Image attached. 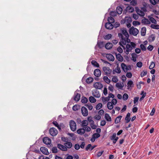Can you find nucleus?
Segmentation results:
<instances>
[{
	"label": "nucleus",
	"mask_w": 159,
	"mask_h": 159,
	"mask_svg": "<svg viewBox=\"0 0 159 159\" xmlns=\"http://www.w3.org/2000/svg\"><path fill=\"white\" fill-rule=\"evenodd\" d=\"M106 57L110 61H114L115 59L114 57L111 54H107L106 55Z\"/></svg>",
	"instance_id": "nucleus-12"
},
{
	"label": "nucleus",
	"mask_w": 159,
	"mask_h": 159,
	"mask_svg": "<svg viewBox=\"0 0 159 159\" xmlns=\"http://www.w3.org/2000/svg\"><path fill=\"white\" fill-rule=\"evenodd\" d=\"M147 71L146 70H143L141 73V76L143 77L147 75Z\"/></svg>",
	"instance_id": "nucleus-57"
},
{
	"label": "nucleus",
	"mask_w": 159,
	"mask_h": 159,
	"mask_svg": "<svg viewBox=\"0 0 159 159\" xmlns=\"http://www.w3.org/2000/svg\"><path fill=\"white\" fill-rule=\"evenodd\" d=\"M127 87L128 89H129L130 87H132L134 86L133 82L131 80L128 81L127 83Z\"/></svg>",
	"instance_id": "nucleus-24"
},
{
	"label": "nucleus",
	"mask_w": 159,
	"mask_h": 159,
	"mask_svg": "<svg viewBox=\"0 0 159 159\" xmlns=\"http://www.w3.org/2000/svg\"><path fill=\"white\" fill-rule=\"evenodd\" d=\"M155 37L153 35H151L148 38V41L150 42H152L154 40Z\"/></svg>",
	"instance_id": "nucleus-45"
},
{
	"label": "nucleus",
	"mask_w": 159,
	"mask_h": 159,
	"mask_svg": "<svg viewBox=\"0 0 159 159\" xmlns=\"http://www.w3.org/2000/svg\"><path fill=\"white\" fill-rule=\"evenodd\" d=\"M81 112L82 115L84 116H86L88 114V112L87 109L84 107H82L81 109Z\"/></svg>",
	"instance_id": "nucleus-8"
},
{
	"label": "nucleus",
	"mask_w": 159,
	"mask_h": 159,
	"mask_svg": "<svg viewBox=\"0 0 159 159\" xmlns=\"http://www.w3.org/2000/svg\"><path fill=\"white\" fill-rule=\"evenodd\" d=\"M93 80V79L91 77L87 78L86 80V82L87 84H90L92 82Z\"/></svg>",
	"instance_id": "nucleus-40"
},
{
	"label": "nucleus",
	"mask_w": 159,
	"mask_h": 159,
	"mask_svg": "<svg viewBox=\"0 0 159 159\" xmlns=\"http://www.w3.org/2000/svg\"><path fill=\"white\" fill-rule=\"evenodd\" d=\"M81 102L83 103H85L87 102L88 99L86 97H82V98Z\"/></svg>",
	"instance_id": "nucleus-49"
},
{
	"label": "nucleus",
	"mask_w": 159,
	"mask_h": 159,
	"mask_svg": "<svg viewBox=\"0 0 159 159\" xmlns=\"http://www.w3.org/2000/svg\"><path fill=\"white\" fill-rule=\"evenodd\" d=\"M77 132L78 134L80 135L84 134L85 133L83 127L78 129Z\"/></svg>",
	"instance_id": "nucleus-22"
},
{
	"label": "nucleus",
	"mask_w": 159,
	"mask_h": 159,
	"mask_svg": "<svg viewBox=\"0 0 159 159\" xmlns=\"http://www.w3.org/2000/svg\"><path fill=\"white\" fill-rule=\"evenodd\" d=\"M132 60L134 62L136 61V58L137 57V55L135 53H133L131 54Z\"/></svg>",
	"instance_id": "nucleus-25"
},
{
	"label": "nucleus",
	"mask_w": 159,
	"mask_h": 159,
	"mask_svg": "<svg viewBox=\"0 0 159 159\" xmlns=\"http://www.w3.org/2000/svg\"><path fill=\"white\" fill-rule=\"evenodd\" d=\"M103 93L105 96H106L107 94V88L105 87L104 89Z\"/></svg>",
	"instance_id": "nucleus-64"
},
{
	"label": "nucleus",
	"mask_w": 159,
	"mask_h": 159,
	"mask_svg": "<svg viewBox=\"0 0 159 159\" xmlns=\"http://www.w3.org/2000/svg\"><path fill=\"white\" fill-rule=\"evenodd\" d=\"M121 66V68L125 72H127L128 70L131 69L130 66L129 65L127 66L124 63H122Z\"/></svg>",
	"instance_id": "nucleus-7"
},
{
	"label": "nucleus",
	"mask_w": 159,
	"mask_h": 159,
	"mask_svg": "<svg viewBox=\"0 0 159 159\" xmlns=\"http://www.w3.org/2000/svg\"><path fill=\"white\" fill-rule=\"evenodd\" d=\"M142 22L144 24L147 25L150 24L151 23L150 21L148 20L146 18L144 19L143 20H142Z\"/></svg>",
	"instance_id": "nucleus-35"
},
{
	"label": "nucleus",
	"mask_w": 159,
	"mask_h": 159,
	"mask_svg": "<svg viewBox=\"0 0 159 159\" xmlns=\"http://www.w3.org/2000/svg\"><path fill=\"white\" fill-rule=\"evenodd\" d=\"M88 123L87 120H84L82 121L81 125L82 127H85L88 125Z\"/></svg>",
	"instance_id": "nucleus-28"
},
{
	"label": "nucleus",
	"mask_w": 159,
	"mask_h": 159,
	"mask_svg": "<svg viewBox=\"0 0 159 159\" xmlns=\"http://www.w3.org/2000/svg\"><path fill=\"white\" fill-rule=\"evenodd\" d=\"M93 95L95 97L98 98L100 96V94L98 91H95L93 93Z\"/></svg>",
	"instance_id": "nucleus-34"
},
{
	"label": "nucleus",
	"mask_w": 159,
	"mask_h": 159,
	"mask_svg": "<svg viewBox=\"0 0 159 159\" xmlns=\"http://www.w3.org/2000/svg\"><path fill=\"white\" fill-rule=\"evenodd\" d=\"M112 46V44L111 43H107L105 45V47L107 49H111Z\"/></svg>",
	"instance_id": "nucleus-21"
},
{
	"label": "nucleus",
	"mask_w": 159,
	"mask_h": 159,
	"mask_svg": "<svg viewBox=\"0 0 159 159\" xmlns=\"http://www.w3.org/2000/svg\"><path fill=\"white\" fill-rule=\"evenodd\" d=\"M155 66V63L153 62H152L151 63V64L149 66V68L150 69H152Z\"/></svg>",
	"instance_id": "nucleus-55"
},
{
	"label": "nucleus",
	"mask_w": 159,
	"mask_h": 159,
	"mask_svg": "<svg viewBox=\"0 0 159 159\" xmlns=\"http://www.w3.org/2000/svg\"><path fill=\"white\" fill-rule=\"evenodd\" d=\"M78 107L79 106L75 105L73 106L72 109L74 111H76L78 110Z\"/></svg>",
	"instance_id": "nucleus-60"
},
{
	"label": "nucleus",
	"mask_w": 159,
	"mask_h": 159,
	"mask_svg": "<svg viewBox=\"0 0 159 159\" xmlns=\"http://www.w3.org/2000/svg\"><path fill=\"white\" fill-rule=\"evenodd\" d=\"M137 66L139 67H141L143 65L142 62L141 61L138 62L136 64Z\"/></svg>",
	"instance_id": "nucleus-59"
},
{
	"label": "nucleus",
	"mask_w": 159,
	"mask_h": 159,
	"mask_svg": "<svg viewBox=\"0 0 159 159\" xmlns=\"http://www.w3.org/2000/svg\"><path fill=\"white\" fill-rule=\"evenodd\" d=\"M80 94L75 92L74 94V99L75 101L78 102L80 99Z\"/></svg>",
	"instance_id": "nucleus-11"
},
{
	"label": "nucleus",
	"mask_w": 159,
	"mask_h": 159,
	"mask_svg": "<svg viewBox=\"0 0 159 159\" xmlns=\"http://www.w3.org/2000/svg\"><path fill=\"white\" fill-rule=\"evenodd\" d=\"M108 21L109 23H114L115 21L114 19L111 17H110L108 18Z\"/></svg>",
	"instance_id": "nucleus-51"
},
{
	"label": "nucleus",
	"mask_w": 159,
	"mask_h": 159,
	"mask_svg": "<svg viewBox=\"0 0 159 159\" xmlns=\"http://www.w3.org/2000/svg\"><path fill=\"white\" fill-rule=\"evenodd\" d=\"M89 100L91 103H94L96 102V99L93 96H90L89 98Z\"/></svg>",
	"instance_id": "nucleus-42"
},
{
	"label": "nucleus",
	"mask_w": 159,
	"mask_h": 159,
	"mask_svg": "<svg viewBox=\"0 0 159 159\" xmlns=\"http://www.w3.org/2000/svg\"><path fill=\"white\" fill-rule=\"evenodd\" d=\"M52 123L55 126L57 127L59 130H61V126L58 125V123L57 121H53L52 122Z\"/></svg>",
	"instance_id": "nucleus-38"
},
{
	"label": "nucleus",
	"mask_w": 159,
	"mask_h": 159,
	"mask_svg": "<svg viewBox=\"0 0 159 159\" xmlns=\"http://www.w3.org/2000/svg\"><path fill=\"white\" fill-rule=\"evenodd\" d=\"M111 80L112 82L115 83H117L118 81V79L116 76H113Z\"/></svg>",
	"instance_id": "nucleus-43"
},
{
	"label": "nucleus",
	"mask_w": 159,
	"mask_h": 159,
	"mask_svg": "<svg viewBox=\"0 0 159 159\" xmlns=\"http://www.w3.org/2000/svg\"><path fill=\"white\" fill-rule=\"evenodd\" d=\"M151 27L153 29H159V25L155 24H152Z\"/></svg>",
	"instance_id": "nucleus-47"
},
{
	"label": "nucleus",
	"mask_w": 159,
	"mask_h": 159,
	"mask_svg": "<svg viewBox=\"0 0 159 159\" xmlns=\"http://www.w3.org/2000/svg\"><path fill=\"white\" fill-rule=\"evenodd\" d=\"M91 63L92 65L97 67H99V64L95 60L92 61Z\"/></svg>",
	"instance_id": "nucleus-30"
},
{
	"label": "nucleus",
	"mask_w": 159,
	"mask_h": 159,
	"mask_svg": "<svg viewBox=\"0 0 159 159\" xmlns=\"http://www.w3.org/2000/svg\"><path fill=\"white\" fill-rule=\"evenodd\" d=\"M103 80L107 84H109L111 82L110 80H109L107 76H104L103 78Z\"/></svg>",
	"instance_id": "nucleus-32"
},
{
	"label": "nucleus",
	"mask_w": 159,
	"mask_h": 159,
	"mask_svg": "<svg viewBox=\"0 0 159 159\" xmlns=\"http://www.w3.org/2000/svg\"><path fill=\"white\" fill-rule=\"evenodd\" d=\"M138 30L133 27H131L129 30V33L130 34H133L134 36H136L139 33Z\"/></svg>",
	"instance_id": "nucleus-3"
},
{
	"label": "nucleus",
	"mask_w": 159,
	"mask_h": 159,
	"mask_svg": "<svg viewBox=\"0 0 159 159\" xmlns=\"http://www.w3.org/2000/svg\"><path fill=\"white\" fill-rule=\"evenodd\" d=\"M95 139H97L100 136V135L98 133H95L93 135H92Z\"/></svg>",
	"instance_id": "nucleus-58"
},
{
	"label": "nucleus",
	"mask_w": 159,
	"mask_h": 159,
	"mask_svg": "<svg viewBox=\"0 0 159 159\" xmlns=\"http://www.w3.org/2000/svg\"><path fill=\"white\" fill-rule=\"evenodd\" d=\"M65 146L67 148H70L72 146V143L70 142H67L64 144Z\"/></svg>",
	"instance_id": "nucleus-26"
},
{
	"label": "nucleus",
	"mask_w": 159,
	"mask_h": 159,
	"mask_svg": "<svg viewBox=\"0 0 159 159\" xmlns=\"http://www.w3.org/2000/svg\"><path fill=\"white\" fill-rule=\"evenodd\" d=\"M57 147L59 149L62 151H66L67 150L66 148L62 144H57Z\"/></svg>",
	"instance_id": "nucleus-16"
},
{
	"label": "nucleus",
	"mask_w": 159,
	"mask_h": 159,
	"mask_svg": "<svg viewBox=\"0 0 159 159\" xmlns=\"http://www.w3.org/2000/svg\"><path fill=\"white\" fill-rule=\"evenodd\" d=\"M98 46L100 48H102L104 46V44L103 42H100L98 43Z\"/></svg>",
	"instance_id": "nucleus-56"
},
{
	"label": "nucleus",
	"mask_w": 159,
	"mask_h": 159,
	"mask_svg": "<svg viewBox=\"0 0 159 159\" xmlns=\"http://www.w3.org/2000/svg\"><path fill=\"white\" fill-rule=\"evenodd\" d=\"M112 35L111 34H108L104 37V39L105 40H108L110 39Z\"/></svg>",
	"instance_id": "nucleus-44"
},
{
	"label": "nucleus",
	"mask_w": 159,
	"mask_h": 159,
	"mask_svg": "<svg viewBox=\"0 0 159 159\" xmlns=\"http://www.w3.org/2000/svg\"><path fill=\"white\" fill-rule=\"evenodd\" d=\"M114 71L117 73H120L121 72V70L119 67L118 66L116 68H115Z\"/></svg>",
	"instance_id": "nucleus-53"
},
{
	"label": "nucleus",
	"mask_w": 159,
	"mask_h": 159,
	"mask_svg": "<svg viewBox=\"0 0 159 159\" xmlns=\"http://www.w3.org/2000/svg\"><path fill=\"white\" fill-rule=\"evenodd\" d=\"M118 36L119 38H121L120 42L119 43L120 45L121 46L124 50H125V48L123 45H125L126 44L125 38L121 34H118Z\"/></svg>",
	"instance_id": "nucleus-2"
},
{
	"label": "nucleus",
	"mask_w": 159,
	"mask_h": 159,
	"mask_svg": "<svg viewBox=\"0 0 159 159\" xmlns=\"http://www.w3.org/2000/svg\"><path fill=\"white\" fill-rule=\"evenodd\" d=\"M128 95L126 93H124L122 97L123 99L124 100H126L128 98Z\"/></svg>",
	"instance_id": "nucleus-50"
},
{
	"label": "nucleus",
	"mask_w": 159,
	"mask_h": 159,
	"mask_svg": "<svg viewBox=\"0 0 159 159\" xmlns=\"http://www.w3.org/2000/svg\"><path fill=\"white\" fill-rule=\"evenodd\" d=\"M102 104L101 103H99L96 106V109L97 110H99L102 107Z\"/></svg>",
	"instance_id": "nucleus-48"
},
{
	"label": "nucleus",
	"mask_w": 159,
	"mask_h": 159,
	"mask_svg": "<svg viewBox=\"0 0 159 159\" xmlns=\"http://www.w3.org/2000/svg\"><path fill=\"white\" fill-rule=\"evenodd\" d=\"M140 47L141 49L143 51H145L146 49L145 47L143 44H141L140 45Z\"/></svg>",
	"instance_id": "nucleus-62"
},
{
	"label": "nucleus",
	"mask_w": 159,
	"mask_h": 159,
	"mask_svg": "<svg viewBox=\"0 0 159 159\" xmlns=\"http://www.w3.org/2000/svg\"><path fill=\"white\" fill-rule=\"evenodd\" d=\"M137 13L139 15V16H144L145 14L144 12L142 11L141 10L139 9H138L137 10Z\"/></svg>",
	"instance_id": "nucleus-29"
},
{
	"label": "nucleus",
	"mask_w": 159,
	"mask_h": 159,
	"mask_svg": "<svg viewBox=\"0 0 159 159\" xmlns=\"http://www.w3.org/2000/svg\"><path fill=\"white\" fill-rule=\"evenodd\" d=\"M146 32V28L145 27H143L141 29V34L143 36L145 35Z\"/></svg>",
	"instance_id": "nucleus-39"
},
{
	"label": "nucleus",
	"mask_w": 159,
	"mask_h": 159,
	"mask_svg": "<svg viewBox=\"0 0 159 159\" xmlns=\"http://www.w3.org/2000/svg\"><path fill=\"white\" fill-rule=\"evenodd\" d=\"M113 89L114 88L113 86L111 84H110L108 87V89L111 92H113Z\"/></svg>",
	"instance_id": "nucleus-63"
},
{
	"label": "nucleus",
	"mask_w": 159,
	"mask_h": 159,
	"mask_svg": "<svg viewBox=\"0 0 159 159\" xmlns=\"http://www.w3.org/2000/svg\"><path fill=\"white\" fill-rule=\"evenodd\" d=\"M40 150L43 154L45 155H48L49 154L47 149L44 147H41Z\"/></svg>",
	"instance_id": "nucleus-14"
},
{
	"label": "nucleus",
	"mask_w": 159,
	"mask_h": 159,
	"mask_svg": "<svg viewBox=\"0 0 159 159\" xmlns=\"http://www.w3.org/2000/svg\"><path fill=\"white\" fill-rule=\"evenodd\" d=\"M70 126L71 130L73 131H75L76 129V125L75 122L73 120L70 122Z\"/></svg>",
	"instance_id": "nucleus-4"
},
{
	"label": "nucleus",
	"mask_w": 159,
	"mask_h": 159,
	"mask_svg": "<svg viewBox=\"0 0 159 159\" xmlns=\"http://www.w3.org/2000/svg\"><path fill=\"white\" fill-rule=\"evenodd\" d=\"M49 133L51 135L54 136L57 135L58 133V131L55 128H52L50 129Z\"/></svg>",
	"instance_id": "nucleus-6"
},
{
	"label": "nucleus",
	"mask_w": 159,
	"mask_h": 159,
	"mask_svg": "<svg viewBox=\"0 0 159 159\" xmlns=\"http://www.w3.org/2000/svg\"><path fill=\"white\" fill-rule=\"evenodd\" d=\"M126 11H129V12H132L134 11V8L131 6H129L127 7L126 9Z\"/></svg>",
	"instance_id": "nucleus-27"
},
{
	"label": "nucleus",
	"mask_w": 159,
	"mask_h": 159,
	"mask_svg": "<svg viewBox=\"0 0 159 159\" xmlns=\"http://www.w3.org/2000/svg\"><path fill=\"white\" fill-rule=\"evenodd\" d=\"M128 21H129V23L127 24V27L128 28H129L131 26V25L130 23V22H131V19L130 17H126L125 19V22Z\"/></svg>",
	"instance_id": "nucleus-17"
},
{
	"label": "nucleus",
	"mask_w": 159,
	"mask_h": 159,
	"mask_svg": "<svg viewBox=\"0 0 159 159\" xmlns=\"http://www.w3.org/2000/svg\"><path fill=\"white\" fill-rule=\"evenodd\" d=\"M122 116H119L117 117L115 121V124H117L119 123L122 118Z\"/></svg>",
	"instance_id": "nucleus-37"
},
{
	"label": "nucleus",
	"mask_w": 159,
	"mask_h": 159,
	"mask_svg": "<svg viewBox=\"0 0 159 159\" xmlns=\"http://www.w3.org/2000/svg\"><path fill=\"white\" fill-rule=\"evenodd\" d=\"M121 34H122V35L123 36V35H124L125 37H129V35L128 34V32H127L126 30L124 28L122 29L121 30Z\"/></svg>",
	"instance_id": "nucleus-18"
},
{
	"label": "nucleus",
	"mask_w": 159,
	"mask_h": 159,
	"mask_svg": "<svg viewBox=\"0 0 159 159\" xmlns=\"http://www.w3.org/2000/svg\"><path fill=\"white\" fill-rule=\"evenodd\" d=\"M43 143L47 145L50 144L51 142V140L48 137L44 138L43 139Z\"/></svg>",
	"instance_id": "nucleus-13"
},
{
	"label": "nucleus",
	"mask_w": 159,
	"mask_h": 159,
	"mask_svg": "<svg viewBox=\"0 0 159 159\" xmlns=\"http://www.w3.org/2000/svg\"><path fill=\"white\" fill-rule=\"evenodd\" d=\"M130 116V113H128L125 118V120H126V123H128L130 121V118H129Z\"/></svg>",
	"instance_id": "nucleus-41"
},
{
	"label": "nucleus",
	"mask_w": 159,
	"mask_h": 159,
	"mask_svg": "<svg viewBox=\"0 0 159 159\" xmlns=\"http://www.w3.org/2000/svg\"><path fill=\"white\" fill-rule=\"evenodd\" d=\"M130 44H128L126 46L125 52L127 55L129 54V52H131L133 48H136V44L134 43L131 42Z\"/></svg>",
	"instance_id": "nucleus-1"
},
{
	"label": "nucleus",
	"mask_w": 159,
	"mask_h": 159,
	"mask_svg": "<svg viewBox=\"0 0 159 159\" xmlns=\"http://www.w3.org/2000/svg\"><path fill=\"white\" fill-rule=\"evenodd\" d=\"M104 118L105 119L108 121H111V117L107 113L105 114Z\"/></svg>",
	"instance_id": "nucleus-23"
},
{
	"label": "nucleus",
	"mask_w": 159,
	"mask_h": 159,
	"mask_svg": "<svg viewBox=\"0 0 159 159\" xmlns=\"http://www.w3.org/2000/svg\"><path fill=\"white\" fill-rule=\"evenodd\" d=\"M116 58L117 60L120 61H122L123 60V58L121 55L119 53L116 54Z\"/></svg>",
	"instance_id": "nucleus-20"
},
{
	"label": "nucleus",
	"mask_w": 159,
	"mask_h": 159,
	"mask_svg": "<svg viewBox=\"0 0 159 159\" xmlns=\"http://www.w3.org/2000/svg\"><path fill=\"white\" fill-rule=\"evenodd\" d=\"M150 20L153 23L157 24V21L156 20L152 17H148Z\"/></svg>",
	"instance_id": "nucleus-46"
},
{
	"label": "nucleus",
	"mask_w": 159,
	"mask_h": 159,
	"mask_svg": "<svg viewBox=\"0 0 159 159\" xmlns=\"http://www.w3.org/2000/svg\"><path fill=\"white\" fill-rule=\"evenodd\" d=\"M83 128L84 130V132H89L91 130V128L89 127L88 126H87L85 127H84Z\"/></svg>",
	"instance_id": "nucleus-52"
},
{
	"label": "nucleus",
	"mask_w": 159,
	"mask_h": 159,
	"mask_svg": "<svg viewBox=\"0 0 159 159\" xmlns=\"http://www.w3.org/2000/svg\"><path fill=\"white\" fill-rule=\"evenodd\" d=\"M85 106L87 107V108H88V109L89 110H91L93 109V106L91 104H86Z\"/></svg>",
	"instance_id": "nucleus-54"
},
{
	"label": "nucleus",
	"mask_w": 159,
	"mask_h": 159,
	"mask_svg": "<svg viewBox=\"0 0 159 159\" xmlns=\"http://www.w3.org/2000/svg\"><path fill=\"white\" fill-rule=\"evenodd\" d=\"M122 9L120 7H118L116 9V11L118 14H120L122 12Z\"/></svg>",
	"instance_id": "nucleus-31"
},
{
	"label": "nucleus",
	"mask_w": 159,
	"mask_h": 159,
	"mask_svg": "<svg viewBox=\"0 0 159 159\" xmlns=\"http://www.w3.org/2000/svg\"><path fill=\"white\" fill-rule=\"evenodd\" d=\"M117 51L120 53H121L123 52L122 48L120 47H118L117 48Z\"/></svg>",
	"instance_id": "nucleus-61"
},
{
	"label": "nucleus",
	"mask_w": 159,
	"mask_h": 159,
	"mask_svg": "<svg viewBox=\"0 0 159 159\" xmlns=\"http://www.w3.org/2000/svg\"><path fill=\"white\" fill-rule=\"evenodd\" d=\"M110 99L109 98V97H102V100L103 103L105 104Z\"/></svg>",
	"instance_id": "nucleus-33"
},
{
	"label": "nucleus",
	"mask_w": 159,
	"mask_h": 159,
	"mask_svg": "<svg viewBox=\"0 0 159 159\" xmlns=\"http://www.w3.org/2000/svg\"><path fill=\"white\" fill-rule=\"evenodd\" d=\"M107 108L110 110H111L113 107V104L111 102H108L107 104Z\"/></svg>",
	"instance_id": "nucleus-36"
},
{
	"label": "nucleus",
	"mask_w": 159,
	"mask_h": 159,
	"mask_svg": "<svg viewBox=\"0 0 159 159\" xmlns=\"http://www.w3.org/2000/svg\"><path fill=\"white\" fill-rule=\"evenodd\" d=\"M102 70L105 75H109L111 73L112 70L109 67L107 66H104L102 67Z\"/></svg>",
	"instance_id": "nucleus-5"
},
{
	"label": "nucleus",
	"mask_w": 159,
	"mask_h": 159,
	"mask_svg": "<svg viewBox=\"0 0 159 159\" xmlns=\"http://www.w3.org/2000/svg\"><path fill=\"white\" fill-rule=\"evenodd\" d=\"M105 28L107 29H112L113 27V25L110 23H107L105 25Z\"/></svg>",
	"instance_id": "nucleus-19"
},
{
	"label": "nucleus",
	"mask_w": 159,
	"mask_h": 159,
	"mask_svg": "<svg viewBox=\"0 0 159 159\" xmlns=\"http://www.w3.org/2000/svg\"><path fill=\"white\" fill-rule=\"evenodd\" d=\"M93 85L95 88L98 89H101L103 87L102 85L100 82H96Z\"/></svg>",
	"instance_id": "nucleus-9"
},
{
	"label": "nucleus",
	"mask_w": 159,
	"mask_h": 159,
	"mask_svg": "<svg viewBox=\"0 0 159 159\" xmlns=\"http://www.w3.org/2000/svg\"><path fill=\"white\" fill-rule=\"evenodd\" d=\"M94 74L96 77H99L101 74V71L98 69H96L94 71Z\"/></svg>",
	"instance_id": "nucleus-10"
},
{
	"label": "nucleus",
	"mask_w": 159,
	"mask_h": 159,
	"mask_svg": "<svg viewBox=\"0 0 159 159\" xmlns=\"http://www.w3.org/2000/svg\"><path fill=\"white\" fill-rule=\"evenodd\" d=\"M124 86V83L123 82H119L116 84V86L118 89H122Z\"/></svg>",
	"instance_id": "nucleus-15"
}]
</instances>
